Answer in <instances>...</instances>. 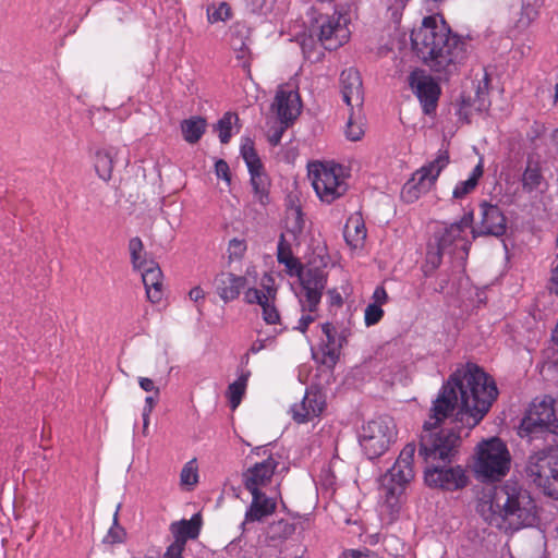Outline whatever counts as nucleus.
Here are the masks:
<instances>
[{
    "label": "nucleus",
    "instance_id": "nucleus-1",
    "mask_svg": "<svg viewBox=\"0 0 558 558\" xmlns=\"http://www.w3.org/2000/svg\"><path fill=\"white\" fill-rule=\"evenodd\" d=\"M497 396L494 379L474 363H466L450 375L433 402L420 435L418 456L426 464L424 480L429 487L457 490L466 486L468 476L461 466H446L458 453L460 434L438 427L454 410L457 423L469 429L475 427Z\"/></svg>",
    "mask_w": 558,
    "mask_h": 558
},
{
    "label": "nucleus",
    "instance_id": "nucleus-2",
    "mask_svg": "<svg viewBox=\"0 0 558 558\" xmlns=\"http://www.w3.org/2000/svg\"><path fill=\"white\" fill-rule=\"evenodd\" d=\"M476 510L489 525L506 532L532 526L537 518L531 494L514 481L485 488Z\"/></svg>",
    "mask_w": 558,
    "mask_h": 558
},
{
    "label": "nucleus",
    "instance_id": "nucleus-3",
    "mask_svg": "<svg viewBox=\"0 0 558 558\" xmlns=\"http://www.w3.org/2000/svg\"><path fill=\"white\" fill-rule=\"evenodd\" d=\"M412 49L433 72L449 75L465 58V43L436 15L423 19L420 27L412 31Z\"/></svg>",
    "mask_w": 558,
    "mask_h": 558
},
{
    "label": "nucleus",
    "instance_id": "nucleus-4",
    "mask_svg": "<svg viewBox=\"0 0 558 558\" xmlns=\"http://www.w3.org/2000/svg\"><path fill=\"white\" fill-rule=\"evenodd\" d=\"M349 23L348 14L336 10L331 1L318 0L310 7L304 20L308 34L295 35L304 57L318 60L323 54L316 51L318 44L326 50H336L344 45L351 35Z\"/></svg>",
    "mask_w": 558,
    "mask_h": 558
},
{
    "label": "nucleus",
    "instance_id": "nucleus-5",
    "mask_svg": "<svg viewBox=\"0 0 558 558\" xmlns=\"http://www.w3.org/2000/svg\"><path fill=\"white\" fill-rule=\"evenodd\" d=\"M416 447L414 442L407 444L399 453L393 465L380 480V492L385 501L391 507L399 504V497L407 485L415 476L414 456Z\"/></svg>",
    "mask_w": 558,
    "mask_h": 558
},
{
    "label": "nucleus",
    "instance_id": "nucleus-6",
    "mask_svg": "<svg viewBox=\"0 0 558 558\" xmlns=\"http://www.w3.org/2000/svg\"><path fill=\"white\" fill-rule=\"evenodd\" d=\"M546 444L529 457L525 473L546 495L558 499V441Z\"/></svg>",
    "mask_w": 558,
    "mask_h": 558
},
{
    "label": "nucleus",
    "instance_id": "nucleus-7",
    "mask_svg": "<svg viewBox=\"0 0 558 558\" xmlns=\"http://www.w3.org/2000/svg\"><path fill=\"white\" fill-rule=\"evenodd\" d=\"M551 398L534 400L520 425L521 437L531 441L542 438L545 442L558 441V424Z\"/></svg>",
    "mask_w": 558,
    "mask_h": 558
},
{
    "label": "nucleus",
    "instance_id": "nucleus-8",
    "mask_svg": "<svg viewBox=\"0 0 558 558\" xmlns=\"http://www.w3.org/2000/svg\"><path fill=\"white\" fill-rule=\"evenodd\" d=\"M308 178L318 198L327 204L343 196L348 190L343 168L333 162L310 163Z\"/></svg>",
    "mask_w": 558,
    "mask_h": 558
},
{
    "label": "nucleus",
    "instance_id": "nucleus-9",
    "mask_svg": "<svg viewBox=\"0 0 558 558\" xmlns=\"http://www.w3.org/2000/svg\"><path fill=\"white\" fill-rule=\"evenodd\" d=\"M472 222L473 214L468 213L459 221L445 225L436 232L435 240L437 242V253L429 256L434 265H438L440 263V258L444 254H459L461 258L468 255L471 246L468 234Z\"/></svg>",
    "mask_w": 558,
    "mask_h": 558
},
{
    "label": "nucleus",
    "instance_id": "nucleus-10",
    "mask_svg": "<svg viewBox=\"0 0 558 558\" xmlns=\"http://www.w3.org/2000/svg\"><path fill=\"white\" fill-rule=\"evenodd\" d=\"M397 426L392 417L378 416L367 421L359 433V442L369 459L384 454L397 439Z\"/></svg>",
    "mask_w": 558,
    "mask_h": 558
},
{
    "label": "nucleus",
    "instance_id": "nucleus-11",
    "mask_svg": "<svg viewBox=\"0 0 558 558\" xmlns=\"http://www.w3.org/2000/svg\"><path fill=\"white\" fill-rule=\"evenodd\" d=\"M510 453L504 441L490 438L478 445L475 472L484 480H499L510 469Z\"/></svg>",
    "mask_w": 558,
    "mask_h": 558
},
{
    "label": "nucleus",
    "instance_id": "nucleus-12",
    "mask_svg": "<svg viewBox=\"0 0 558 558\" xmlns=\"http://www.w3.org/2000/svg\"><path fill=\"white\" fill-rule=\"evenodd\" d=\"M449 165V154L447 150H439L434 160L422 166L403 185L401 196L407 203L417 201L423 194L427 193L437 181L441 171Z\"/></svg>",
    "mask_w": 558,
    "mask_h": 558
},
{
    "label": "nucleus",
    "instance_id": "nucleus-13",
    "mask_svg": "<svg viewBox=\"0 0 558 558\" xmlns=\"http://www.w3.org/2000/svg\"><path fill=\"white\" fill-rule=\"evenodd\" d=\"M241 156L247 166L255 198L262 205H266L269 201V181L268 177L264 172L263 163L254 148V143L251 138L243 140L241 144Z\"/></svg>",
    "mask_w": 558,
    "mask_h": 558
},
{
    "label": "nucleus",
    "instance_id": "nucleus-14",
    "mask_svg": "<svg viewBox=\"0 0 558 558\" xmlns=\"http://www.w3.org/2000/svg\"><path fill=\"white\" fill-rule=\"evenodd\" d=\"M298 276L300 277L302 286L299 294L301 310L316 312L327 283L325 271L319 268H308Z\"/></svg>",
    "mask_w": 558,
    "mask_h": 558
},
{
    "label": "nucleus",
    "instance_id": "nucleus-15",
    "mask_svg": "<svg viewBox=\"0 0 558 558\" xmlns=\"http://www.w3.org/2000/svg\"><path fill=\"white\" fill-rule=\"evenodd\" d=\"M408 81L412 92L418 98L424 113H433L441 92L439 84L421 69L412 71Z\"/></svg>",
    "mask_w": 558,
    "mask_h": 558
},
{
    "label": "nucleus",
    "instance_id": "nucleus-16",
    "mask_svg": "<svg viewBox=\"0 0 558 558\" xmlns=\"http://www.w3.org/2000/svg\"><path fill=\"white\" fill-rule=\"evenodd\" d=\"M476 227L472 230L477 235L502 236L507 231V219L498 205L482 202L478 205Z\"/></svg>",
    "mask_w": 558,
    "mask_h": 558
},
{
    "label": "nucleus",
    "instance_id": "nucleus-17",
    "mask_svg": "<svg viewBox=\"0 0 558 558\" xmlns=\"http://www.w3.org/2000/svg\"><path fill=\"white\" fill-rule=\"evenodd\" d=\"M278 464V460L272 456H269L267 459L260 462H256L242 475L244 487L252 495L259 494L260 489L271 482L272 475Z\"/></svg>",
    "mask_w": 558,
    "mask_h": 558
},
{
    "label": "nucleus",
    "instance_id": "nucleus-18",
    "mask_svg": "<svg viewBox=\"0 0 558 558\" xmlns=\"http://www.w3.org/2000/svg\"><path fill=\"white\" fill-rule=\"evenodd\" d=\"M326 408V400L324 395L316 389H306L305 395L301 402L294 403L291 407L292 418L299 423H307L315 417H318Z\"/></svg>",
    "mask_w": 558,
    "mask_h": 558
},
{
    "label": "nucleus",
    "instance_id": "nucleus-19",
    "mask_svg": "<svg viewBox=\"0 0 558 558\" xmlns=\"http://www.w3.org/2000/svg\"><path fill=\"white\" fill-rule=\"evenodd\" d=\"M301 99L298 90L280 86L277 90L272 108L281 123L288 124L295 120L301 112Z\"/></svg>",
    "mask_w": 558,
    "mask_h": 558
},
{
    "label": "nucleus",
    "instance_id": "nucleus-20",
    "mask_svg": "<svg viewBox=\"0 0 558 558\" xmlns=\"http://www.w3.org/2000/svg\"><path fill=\"white\" fill-rule=\"evenodd\" d=\"M322 331L326 340L322 342L317 352L313 351V359L322 365L332 368L341 353V343L337 341V326L325 323L322 325Z\"/></svg>",
    "mask_w": 558,
    "mask_h": 558
},
{
    "label": "nucleus",
    "instance_id": "nucleus-21",
    "mask_svg": "<svg viewBox=\"0 0 558 558\" xmlns=\"http://www.w3.org/2000/svg\"><path fill=\"white\" fill-rule=\"evenodd\" d=\"M342 99L351 109L361 108L364 101L362 78L357 70L350 68L340 75Z\"/></svg>",
    "mask_w": 558,
    "mask_h": 558
},
{
    "label": "nucleus",
    "instance_id": "nucleus-22",
    "mask_svg": "<svg viewBox=\"0 0 558 558\" xmlns=\"http://www.w3.org/2000/svg\"><path fill=\"white\" fill-rule=\"evenodd\" d=\"M214 284L219 298L225 303H229L239 298L242 289L246 284V278L232 272L222 271L216 276Z\"/></svg>",
    "mask_w": 558,
    "mask_h": 558
},
{
    "label": "nucleus",
    "instance_id": "nucleus-23",
    "mask_svg": "<svg viewBox=\"0 0 558 558\" xmlns=\"http://www.w3.org/2000/svg\"><path fill=\"white\" fill-rule=\"evenodd\" d=\"M276 510V501L267 497L264 493L252 495V502L245 512V519L242 525L246 523L262 521L264 518L272 514Z\"/></svg>",
    "mask_w": 558,
    "mask_h": 558
},
{
    "label": "nucleus",
    "instance_id": "nucleus-24",
    "mask_svg": "<svg viewBox=\"0 0 558 558\" xmlns=\"http://www.w3.org/2000/svg\"><path fill=\"white\" fill-rule=\"evenodd\" d=\"M201 529V520L195 514L190 520H181L170 525V532L173 536L174 544L185 547L187 539H194L198 536Z\"/></svg>",
    "mask_w": 558,
    "mask_h": 558
},
{
    "label": "nucleus",
    "instance_id": "nucleus-25",
    "mask_svg": "<svg viewBox=\"0 0 558 558\" xmlns=\"http://www.w3.org/2000/svg\"><path fill=\"white\" fill-rule=\"evenodd\" d=\"M121 153L120 148L113 146L97 150L94 166L101 180L109 181L111 179L114 163Z\"/></svg>",
    "mask_w": 558,
    "mask_h": 558
},
{
    "label": "nucleus",
    "instance_id": "nucleus-26",
    "mask_svg": "<svg viewBox=\"0 0 558 558\" xmlns=\"http://www.w3.org/2000/svg\"><path fill=\"white\" fill-rule=\"evenodd\" d=\"M343 235L345 242L352 248H359L364 245L367 231L361 215L354 214L349 217L344 226Z\"/></svg>",
    "mask_w": 558,
    "mask_h": 558
},
{
    "label": "nucleus",
    "instance_id": "nucleus-27",
    "mask_svg": "<svg viewBox=\"0 0 558 558\" xmlns=\"http://www.w3.org/2000/svg\"><path fill=\"white\" fill-rule=\"evenodd\" d=\"M521 183L523 191L526 193L544 191L546 181L538 161L527 160L525 170L522 173Z\"/></svg>",
    "mask_w": 558,
    "mask_h": 558
},
{
    "label": "nucleus",
    "instance_id": "nucleus-28",
    "mask_svg": "<svg viewBox=\"0 0 558 558\" xmlns=\"http://www.w3.org/2000/svg\"><path fill=\"white\" fill-rule=\"evenodd\" d=\"M274 279L269 275H265L262 279L263 289L248 288L244 293V301L247 304H258L265 303L267 300H275L277 290L274 287Z\"/></svg>",
    "mask_w": 558,
    "mask_h": 558
},
{
    "label": "nucleus",
    "instance_id": "nucleus-29",
    "mask_svg": "<svg viewBox=\"0 0 558 558\" xmlns=\"http://www.w3.org/2000/svg\"><path fill=\"white\" fill-rule=\"evenodd\" d=\"M483 162L482 160H480V162L473 168L469 178L466 180L459 181L456 184L452 191V198L456 201H461L465 198L470 193H472L476 189L480 179L483 177Z\"/></svg>",
    "mask_w": 558,
    "mask_h": 558
},
{
    "label": "nucleus",
    "instance_id": "nucleus-30",
    "mask_svg": "<svg viewBox=\"0 0 558 558\" xmlns=\"http://www.w3.org/2000/svg\"><path fill=\"white\" fill-rule=\"evenodd\" d=\"M277 259L283 264L290 276L301 275L302 264L295 258L291 252L290 245L286 242L283 234H281L277 246Z\"/></svg>",
    "mask_w": 558,
    "mask_h": 558
},
{
    "label": "nucleus",
    "instance_id": "nucleus-31",
    "mask_svg": "<svg viewBox=\"0 0 558 558\" xmlns=\"http://www.w3.org/2000/svg\"><path fill=\"white\" fill-rule=\"evenodd\" d=\"M206 120L202 117H192L181 122L184 140L190 144L197 143L206 130Z\"/></svg>",
    "mask_w": 558,
    "mask_h": 558
},
{
    "label": "nucleus",
    "instance_id": "nucleus-32",
    "mask_svg": "<svg viewBox=\"0 0 558 558\" xmlns=\"http://www.w3.org/2000/svg\"><path fill=\"white\" fill-rule=\"evenodd\" d=\"M538 15V0H521L519 19L515 22L518 29H525Z\"/></svg>",
    "mask_w": 558,
    "mask_h": 558
},
{
    "label": "nucleus",
    "instance_id": "nucleus-33",
    "mask_svg": "<svg viewBox=\"0 0 558 558\" xmlns=\"http://www.w3.org/2000/svg\"><path fill=\"white\" fill-rule=\"evenodd\" d=\"M129 252L134 269H142L146 263L151 260L146 258L143 242L138 236H134L129 241Z\"/></svg>",
    "mask_w": 558,
    "mask_h": 558
},
{
    "label": "nucleus",
    "instance_id": "nucleus-34",
    "mask_svg": "<svg viewBox=\"0 0 558 558\" xmlns=\"http://www.w3.org/2000/svg\"><path fill=\"white\" fill-rule=\"evenodd\" d=\"M247 374H242L235 381L229 385L228 387V398L230 402L231 409H235L241 403L242 397L246 389V384L248 379Z\"/></svg>",
    "mask_w": 558,
    "mask_h": 558
},
{
    "label": "nucleus",
    "instance_id": "nucleus-35",
    "mask_svg": "<svg viewBox=\"0 0 558 558\" xmlns=\"http://www.w3.org/2000/svg\"><path fill=\"white\" fill-rule=\"evenodd\" d=\"M239 120L238 116L233 112H226L223 117L217 122L216 129L218 131L219 140L222 144H227L231 138L232 125Z\"/></svg>",
    "mask_w": 558,
    "mask_h": 558
},
{
    "label": "nucleus",
    "instance_id": "nucleus-36",
    "mask_svg": "<svg viewBox=\"0 0 558 558\" xmlns=\"http://www.w3.org/2000/svg\"><path fill=\"white\" fill-rule=\"evenodd\" d=\"M231 17V8L227 2H220L218 5L211 4L207 8L208 22L214 24L225 22Z\"/></svg>",
    "mask_w": 558,
    "mask_h": 558
},
{
    "label": "nucleus",
    "instance_id": "nucleus-37",
    "mask_svg": "<svg viewBox=\"0 0 558 558\" xmlns=\"http://www.w3.org/2000/svg\"><path fill=\"white\" fill-rule=\"evenodd\" d=\"M198 482L196 460L186 462L180 473V483L183 486L193 487Z\"/></svg>",
    "mask_w": 558,
    "mask_h": 558
},
{
    "label": "nucleus",
    "instance_id": "nucleus-38",
    "mask_svg": "<svg viewBox=\"0 0 558 558\" xmlns=\"http://www.w3.org/2000/svg\"><path fill=\"white\" fill-rule=\"evenodd\" d=\"M138 270L142 271V280L145 287L147 284H156L158 280L162 279L161 269L154 260L146 263V265Z\"/></svg>",
    "mask_w": 558,
    "mask_h": 558
},
{
    "label": "nucleus",
    "instance_id": "nucleus-39",
    "mask_svg": "<svg viewBox=\"0 0 558 558\" xmlns=\"http://www.w3.org/2000/svg\"><path fill=\"white\" fill-rule=\"evenodd\" d=\"M120 505H118L116 512L113 514V524L108 531L107 535L104 538L106 544H119L124 541L125 531L122 526L118 524V514L120 510Z\"/></svg>",
    "mask_w": 558,
    "mask_h": 558
},
{
    "label": "nucleus",
    "instance_id": "nucleus-40",
    "mask_svg": "<svg viewBox=\"0 0 558 558\" xmlns=\"http://www.w3.org/2000/svg\"><path fill=\"white\" fill-rule=\"evenodd\" d=\"M262 314L263 319L269 324H278L280 322L279 312L275 305V300H267L265 303H262Z\"/></svg>",
    "mask_w": 558,
    "mask_h": 558
},
{
    "label": "nucleus",
    "instance_id": "nucleus-41",
    "mask_svg": "<svg viewBox=\"0 0 558 558\" xmlns=\"http://www.w3.org/2000/svg\"><path fill=\"white\" fill-rule=\"evenodd\" d=\"M384 316V311L379 304H368L364 313V322L367 327L377 324Z\"/></svg>",
    "mask_w": 558,
    "mask_h": 558
},
{
    "label": "nucleus",
    "instance_id": "nucleus-42",
    "mask_svg": "<svg viewBox=\"0 0 558 558\" xmlns=\"http://www.w3.org/2000/svg\"><path fill=\"white\" fill-rule=\"evenodd\" d=\"M547 289L550 294L558 296V254L551 262L550 276L547 282Z\"/></svg>",
    "mask_w": 558,
    "mask_h": 558
},
{
    "label": "nucleus",
    "instance_id": "nucleus-43",
    "mask_svg": "<svg viewBox=\"0 0 558 558\" xmlns=\"http://www.w3.org/2000/svg\"><path fill=\"white\" fill-rule=\"evenodd\" d=\"M364 134L363 128L361 124L355 123L352 119V116L349 118L347 128H345V136L350 141H359L362 138Z\"/></svg>",
    "mask_w": 558,
    "mask_h": 558
},
{
    "label": "nucleus",
    "instance_id": "nucleus-44",
    "mask_svg": "<svg viewBox=\"0 0 558 558\" xmlns=\"http://www.w3.org/2000/svg\"><path fill=\"white\" fill-rule=\"evenodd\" d=\"M231 47L236 52V58L244 60L248 53V48L245 40L240 36H233L231 39Z\"/></svg>",
    "mask_w": 558,
    "mask_h": 558
},
{
    "label": "nucleus",
    "instance_id": "nucleus-45",
    "mask_svg": "<svg viewBox=\"0 0 558 558\" xmlns=\"http://www.w3.org/2000/svg\"><path fill=\"white\" fill-rule=\"evenodd\" d=\"M147 299L151 303H158L162 299V279L156 284H147L145 287Z\"/></svg>",
    "mask_w": 558,
    "mask_h": 558
},
{
    "label": "nucleus",
    "instance_id": "nucleus-46",
    "mask_svg": "<svg viewBox=\"0 0 558 558\" xmlns=\"http://www.w3.org/2000/svg\"><path fill=\"white\" fill-rule=\"evenodd\" d=\"M303 314L299 319V324L295 327L301 332H305L308 326L316 319V312L302 311Z\"/></svg>",
    "mask_w": 558,
    "mask_h": 558
},
{
    "label": "nucleus",
    "instance_id": "nucleus-47",
    "mask_svg": "<svg viewBox=\"0 0 558 558\" xmlns=\"http://www.w3.org/2000/svg\"><path fill=\"white\" fill-rule=\"evenodd\" d=\"M252 4L260 14H267L272 10L275 0H252Z\"/></svg>",
    "mask_w": 558,
    "mask_h": 558
},
{
    "label": "nucleus",
    "instance_id": "nucleus-48",
    "mask_svg": "<svg viewBox=\"0 0 558 558\" xmlns=\"http://www.w3.org/2000/svg\"><path fill=\"white\" fill-rule=\"evenodd\" d=\"M184 549L185 547L180 546L179 544L171 543L167 547L162 558H183Z\"/></svg>",
    "mask_w": 558,
    "mask_h": 558
},
{
    "label": "nucleus",
    "instance_id": "nucleus-49",
    "mask_svg": "<svg viewBox=\"0 0 558 558\" xmlns=\"http://www.w3.org/2000/svg\"><path fill=\"white\" fill-rule=\"evenodd\" d=\"M215 171H216V174H217L218 178H221L223 180L230 181L229 166H228V163L225 160L219 159V160L216 161V163H215Z\"/></svg>",
    "mask_w": 558,
    "mask_h": 558
},
{
    "label": "nucleus",
    "instance_id": "nucleus-50",
    "mask_svg": "<svg viewBox=\"0 0 558 558\" xmlns=\"http://www.w3.org/2000/svg\"><path fill=\"white\" fill-rule=\"evenodd\" d=\"M372 298L374 300L372 304H379V306L388 301V294L383 286L376 287Z\"/></svg>",
    "mask_w": 558,
    "mask_h": 558
},
{
    "label": "nucleus",
    "instance_id": "nucleus-51",
    "mask_svg": "<svg viewBox=\"0 0 558 558\" xmlns=\"http://www.w3.org/2000/svg\"><path fill=\"white\" fill-rule=\"evenodd\" d=\"M138 385L146 392L155 391L156 396L159 395V389L155 387V384L150 378L140 377Z\"/></svg>",
    "mask_w": 558,
    "mask_h": 558
},
{
    "label": "nucleus",
    "instance_id": "nucleus-52",
    "mask_svg": "<svg viewBox=\"0 0 558 558\" xmlns=\"http://www.w3.org/2000/svg\"><path fill=\"white\" fill-rule=\"evenodd\" d=\"M350 335H351V331L348 327H344V326L337 327V341L339 343H341V349L347 343Z\"/></svg>",
    "mask_w": 558,
    "mask_h": 558
},
{
    "label": "nucleus",
    "instance_id": "nucleus-53",
    "mask_svg": "<svg viewBox=\"0 0 558 558\" xmlns=\"http://www.w3.org/2000/svg\"><path fill=\"white\" fill-rule=\"evenodd\" d=\"M189 298L191 301L197 303L205 298V292L201 287H194L190 290Z\"/></svg>",
    "mask_w": 558,
    "mask_h": 558
},
{
    "label": "nucleus",
    "instance_id": "nucleus-54",
    "mask_svg": "<svg viewBox=\"0 0 558 558\" xmlns=\"http://www.w3.org/2000/svg\"><path fill=\"white\" fill-rule=\"evenodd\" d=\"M157 403V398L153 397V396H148L145 398V405H144V409H143V412H148V413H151L154 407L156 405Z\"/></svg>",
    "mask_w": 558,
    "mask_h": 558
},
{
    "label": "nucleus",
    "instance_id": "nucleus-55",
    "mask_svg": "<svg viewBox=\"0 0 558 558\" xmlns=\"http://www.w3.org/2000/svg\"><path fill=\"white\" fill-rule=\"evenodd\" d=\"M263 348H264L263 341H256L250 348V352L255 354V353L259 352Z\"/></svg>",
    "mask_w": 558,
    "mask_h": 558
},
{
    "label": "nucleus",
    "instance_id": "nucleus-56",
    "mask_svg": "<svg viewBox=\"0 0 558 558\" xmlns=\"http://www.w3.org/2000/svg\"><path fill=\"white\" fill-rule=\"evenodd\" d=\"M278 525L283 526V531L287 535L293 532V526L286 521H279Z\"/></svg>",
    "mask_w": 558,
    "mask_h": 558
},
{
    "label": "nucleus",
    "instance_id": "nucleus-57",
    "mask_svg": "<svg viewBox=\"0 0 558 558\" xmlns=\"http://www.w3.org/2000/svg\"><path fill=\"white\" fill-rule=\"evenodd\" d=\"M149 415L150 413L148 412H143L142 416H143V433L145 434L147 428H148V424H149Z\"/></svg>",
    "mask_w": 558,
    "mask_h": 558
},
{
    "label": "nucleus",
    "instance_id": "nucleus-58",
    "mask_svg": "<svg viewBox=\"0 0 558 558\" xmlns=\"http://www.w3.org/2000/svg\"><path fill=\"white\" fill-rule=\"evenodd\" d=\"M230 245H231V246H235V247H238V248H239V250H241V251L244 248V247H243V243H242L241 241L235 240V239H233V240L230 242Z\"/></svg>",
    "mask_w": 558,
    "mask_h": 558
},
{
    "label": "nucleus",
    "instance_id": "nucleus-59",
    "mask_svg": "<svg viewBox=\"0 0 558 558\" xmlns=\"http://www.w3.org/2000/svg\"><path fill=\"white\" fill-rule=\"evenodd\" d=\"M555 102L558 104V83L555 86Z\"/></svg>",
    "mask_w": 558,
    "mask_h": 558
},
{
    "label": "nucleus",
    "instance_id": "nucleus-60",
    "mask_svg": "<svg viewBox=\"0 0 558 558\" xmlns=\"http://www.w3.org/2000/svg\"><path fill=\"white\" fill-rule=\"evenodd\" d=\"M359 555H360V554H359L357 551H353V553H352V557H353V558H357V556H359Z\"/></svg>",
    "mask_w": 558,
    "mask_h": 558
},
{
    "label": "nucleus",
    "instance_id": "nucleus-61",
    "mask_svg": "<svg viewBox=\"0 0 558 558\" xmlns=\"http://www.w3.org/2000/svg\"><path fill=\"white\" fill-rule=\"evenodd\" d=\"M463 107L459 109V114H462Z\"/></svg>",
    "mask_w": 558,
    "mask_h": 558
},
{
    "label": "nucleus",
    "instance_id": "nucleus-62",
    "mask_svg": "<svg viewBox=\"0 0 558 558\" xmlns=\"http://www.w3.org/2000/svg\"><path fill=\"white\" fill-rule=\"evenodd\" d=\"M557 246H558V236H557Z\"/></svg>",
    "mask_w": 558,
    "mask_h": 558
}]
</instances>
